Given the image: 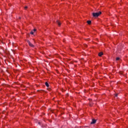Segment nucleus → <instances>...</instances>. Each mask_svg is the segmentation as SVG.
Instances as JSON below:
<instances>
[{
    "label": "nucleus",
    "mask_w": 128,
    "mask_h": 128,
    "mask_svg": "<svg viewBox=\"0 0 128 128\" xmlns=\"http://www.w3.org/2000/svg\"><path fill=\"white\" fill-rule=\"evenodd\" d=\"M100 14H102V12H100L92 13V16L94 18H98V16H100Z\"/></svg>",
    "instance_id": "obj_1"
},
{
    "label": "nucleus",
    "mask_w": 128,
    "mask_h": 128,
    "mask_svg": "<svg viewBox=\"0 0 128 128\" xmlns=\"http://www.w3.org/2000/svg\"><path fill=\"white\" fill-rule=\"evenodd\" d=\"M27 42L29 46L32 48H34V46L32 44V42H30V40H27Z\"/></svg>",
    "instance_id": "obj_2"
},
{
    "label": "nucleus",
    "mask_w": 128,
    "mask_h": 128,
    "mask_svg": "<svg viewBox=\"0 0 128 128\" xmlns=\"http://www.w3.org/2000/svg\"><path fill=\"white\" fill-rule=\"evenodd\" d=\"M96 120L92 119V122H90V124H96Z\"/></svg>",
    "instance_id": "obj_3"
},
{
    "label": "nucleus",
    "mask_w": 128,
    "mask_h": 128,
    "mask_svg": "<svg viewBox=\"0 0 128 128\" xmlns=\"http://www.w3.org/2000/svg\"><path fill=\"white\" fill-rule=\"evenodd\" d=\"M36 29H34L32 31H31V32H30V34H34V32H36Z\"/></svg>",
    "instance_id": "obj_4"
},
{
    "label": "nucleus",
    "mask_w": 128,
    "mask_h": 128,
    "mask_svg": "<svg viewBox=\"0 0 128 128\" xmlns=\"http://www.w3.org/2000/svg\"><path fill=\"white\" fill-rule=\"evenodd\" d=\"M56 23L58 24V26H60L61 24L60 22V20H56Z\"/></svg>",
    "instance_id": "obj_5"
},
{
    "label": "nucleus",
    "mask_w": 128,
    "mask_h": 128,
    "mask_svg": "<svg viewBox=\"0 0 128 128\" xmlns=\"http://www.w3.org/2000/svg\"><path fill=\"white\" fill-rule=\"evenodd\" d=\"M104 54V53L102 52H100L99 54H98V56H102Z\"/></svg>",
    "instance_id": "obj_6"
},
{
    "label": "nucleus",
    "mask_w": 128,
    "mask_h": 128,
    "mask_svg": "<svg viewBox=\"0 0 128 128\" xmlns=\"http://www.w3.org/2000/svg\"><path fill=\"white\" fill-rule=\"evenodd\" d=\"M45 84L46 86H47V88H48V86H50V85L48 84V82H46Z\"/></svg>",
    "instance_id": "obj_7"
},
{
    "label": "nucleus",
    "mask_w": 128,
    "mask_h": 128,
    "mask_svg": "<svg viewBox=\"0 0 128 128\" xmlns=\"http://www.w3.org/2000/svg\"><path fill=\"white\" fill-rule=\"evenodd\" d=\"M87 24H92V21L91 20H88L87 21Z\"/></svg>",
    "instance_id": "obj_8"
},
{
    "label": "nucleus",
    "mask_w": 128,
    "mask_h": 128,
    "mask_svg": "<svg viewBox=\"0 0 128 128\" xmlns=\"http://www.w3.org/2000/svg\"><path fill=\"white\" fill-rule=\"evenodd\" d=\"M120 60V58L118 57L116 58V60Z\"/></svg>",
    "instance_id": "obj_9"
},
{
    "label": "nucleus",
    "mask_w": 128,
    "mask_h": 128,
    "mask_svg": "<svg viewBox=\"0 0 128 128\" xmlns=\"http://www.w3.org/2000/svg\"><path fill=\"white\" fill-rule=\"evenodd\" d=\"M24 8H25V10H26V8H28V6H25Z\"/></svg>",
    "instance_id": "obj_10"
},
{
    "label": "nucleus",
    "mask_w": 128,
    "mask_h": 128,
    "mask_svg": "<svg viewBox=\"0 0 128 128\" xmlns=\"http://www.w3.org/2000/svg\"><path fill=\"white\" fill-rule=\"evenodd\" d=\"M115 96H116V98H117L118 97V94H116Z\"/></svg>",
    "instance_id": "obj_11"
},
{
    "label": "nucleus",
    "mask_w": 128,
    "mask_h": 128,
    "mask_svg": "<svg viewBox=\"0 0 128 128\" xmlns=\"http://www.w3.org/2000/svg\"><path fill=\"white\" fill-rule=\"evenodd\" d=\"M85 46H88V45H86V44H85Z\"/></svg>",
    "instance_id": "obj_12"
},
{
    "label": "nucleus",
    "mask_w": 128,
    "mask_h": 128,
    "mask_svg": "<svg viewBox=\"0 0 128 128\" xmlns=\"http://www.w3.org/2000/svg\"><path fill=\"white\" fill-rule=\"evenodd\" d=\"M19 18H20V17Z\"/></svg>",
    "instance_id": "obj_13"
}]
</instances>
